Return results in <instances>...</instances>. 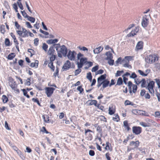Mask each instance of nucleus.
<instances>
[{
	"label": "nucleus",
	"mask_w": 160,
	"mask_h": 160,
	"mask_svg": "<svg viewBox=\"0 0 160 160\" xmlns=\"http://www.w3.org/2000/svg\"><path fill=\"white\" fill-rule=\"evenodd\" d=\"M56 46L55 48L57 52L58 56L59 58H62V54L64 57H66L68 52V49L64 45L60 46L59 43L53 45V46Z\"/></svg>",
	"instance_id": "1"
},
{
	"label": "nucleus",
	"mask_w": 160,
	"mask_h": 160,
	"mask_svg": "<svg viewBox=\"0 0 160 160\" xmlns=\"http://www.w3.org/2000/svg\"><path fill=\"white\" fill-rule=\"evenodd\" d=\"M157 57L155 55H150L146 57L145 60L146 62L148 63H152L155 62Z\"/></svg>",
	"instance_id": "2"
},
{
	"label": "nucleus",
	"mask_w": 160,
	"mask_h": 160,
	"mask_svg": "<svg viewBox=\"0 0 160 160\" xmlns=\"http://www.w3.org/2000/svg\"><path fill=\"white\" fill-rule=\"evenodd\" d=\"M76 54V52L74 51H71L69 50L66 56L69 60L71 61H74L75 59V56Z\"/></svg>",
	"instance_id": "3"
},
{
	"label": "nucleus",
	"mask_w": 160,
	"mask_h": 160,
	"mask_svg": "<svg viewBox=\"0 0 160 160\" xmlns=\"http://www.w3.org/2000/svg\"><path fill=\"white\" fill-rule=\"evenodd\" d=\"M154 82L152 81H150L148 84V86L146 88L148 89L149 92L152 94H153L154 92L153 87L154 85Z\"/></svg>",
	"instance_id": "4"
},
{
	"label": "nucleus",
	"mask_w": 160,
	"mask_h": 160,
	"mask_svg": "<svg viewBox=\"0 0 160 160\" xmlns=\"http://www.w3.org/2000/svg\"><path fill=\"white\" fill-rule=\"evenodd\" d=\"M149 22V19L147 18L146 15H145L143 17L142 19L141 25L143 28L146 27L147 26Z\"/></svg>",
	"instance_id": "5"
},
{
	"label": "nucleus",
	"mask_w": 160,
	"mask_h": 160,
	"mask_svg": "<svg viewBox=\"0 0 160 160\" xmlns=\"http://www.w3.org/2000/svg\"><path fill=\"white\" fill-rule=\"evenodd\" d=\"M46 93L48 97H50L52 94L53 93L55 88L51 87L46 88Z\"/></svg>",
	"instance_id": "6"
},
{
	"label": "nucleus",
	"mask_w": 160,
	"mask_h": 160,
	"mask_svg": "<svg viewBox=\"0 0 160 160\" xmlns=\"http://www.w3.org/2000/svg\"><path fill=\"white\" fill-rule=\"evenodd\" d=\"M133 133L136 135L140 134L142 131V128L140 127L134 126L132 128Z\"/></svg>",
	"instance_id": "7"
},
{
	"label": "nucleus",
	"mask_w": 160,
	"mask_h": 160,
	"mask_svg": "<svg viewBox=\"0 0 160 160\" xmlns=\"http://www.w3.org/2000/svg\"><path fill=\"white\" fill-rule=\"evenodd\" d=\"M106 55L107 56V59L108 60V63L110 65H112L113 64L114 61L111 59L112 54L110 52H107Z\"/></svg>",
	"instance_id": "8"
},
{
	"label": "nucleus",
	"mask_w": 160,
	"mask_h": 160,
	"mask_svg": "<svg viewBox=\"0 0 160 160\" xmlns=\"http://www.w3.org/2000/svg\"><path fill=\"white\" fill-rule=\"evenodd\" d=\"M71 67V63L69 60H67L66 62L64 64L62 69L63 71H66Z\"/></svg>",
	"instance_id": "9"
},
{
	"label": "nucleus",
	"mask_w": 160,
	"mask_h": 160,
	"mask_svg": "<svg viewBox=\"0 0 160 160\" xmlns=\"http://www.w3.org/2000/svg\"><path fill=\"white\" fill-rule=\"evenodd\" d=\"M139 29L138 28H136L134 30H132L130 33L127 35L128 37L133 36L136 34V33L138 31Z\"/></svg>",
	"instance_id": "10"
},
{
	"label": "nucleus",
	"mask_w": 160,
	"mask_h": 160,
	"mask_svg": "<svg viewBox=\"0 0 160 160\" xmlns=\"http://www.w3.org/2000/svg\"><path fill=\"white\" fill-rule=\"evenodd\" d=\"M133 57L132 56H126L124 58V59L122 60V62H129L130 61L133 60Z\"/></svg>",
	"instance_id": "11"
},
{
	"label": "nucleus",
	"mask_w": 160,
	"mask_h": 160,
	"mask_svg": "<svg viewBox=\"0 0 160 160\" xmlns=\"http://www.w3.org/2000/svg\"><path fill=\"white\" fill-rule=\"evenodd\" d=\"M139 142L138 141H137L136 142L132 141L130 143V145L131 146H134V149H135L138 147L139 145Z\"/></svg>",
	"instance_id": "12"
},
{
	"label": "nucleus",
	"mask_w": 160,
	"mask_h": 160,
	"mask_svg": "<svg viewBox=\"0 0 160 160\" xmlns=\"http://www.w3.org/2000/svg\"><path fill=\"white\" fill-rule=\"evenodd\" d=\"M109 81L108 80H105L103 81L102 85L103 89L104 88L107 87L109 85Z\"/></svg>",
	"instance_id": "13"
},
{
	"label": "nucleus",
	"mask_w": 160,
	"mask_h": 160,
	"mask_svg": "<svg viewBox=\"0 0 160 160\" xmlns=\"http://www.w3.org/2000/svg\"><path fill=\"white\" fill-rule=\"evenodd\" d=\"M143 42L142 41L139 42L136 46V48L138 50L142 49L143 48Z\"/></svg>",
	"instance_id": "14"
},
{
	"label": "nucleus",
	"mask_w": 160,
	"mask_h": 160,
	"mask_svg": "<svg viewBox=\"0 0 160 160\" xmlns=\"http://www.w3.org/2000/svg\"><path fill=\"white\" fill-rule=\"evenodd\" d=\"M103 49V48L101 47H99L98 48H96L93 50V52L94 54H98L101 52Z\"/></svg>",
	"instance_id": "15"
},
{
	"label": "nucleus",
	"mask_w": 160,
	"mask_h": 160,
	"mask_svg": "<svg viewBox=\"0 0 160 160\" xmlns=\"http://www.w3.org/2000/svg\"><path fill=\"white\" fill-rule=\"evenodd\" d=\"M55 52V50L53 46L51 47L48 51V55H51L53 54L54 52Z\"/></svg>",
	"instance_id": "16"
},
{
	"label": "nucleus",
	"mask_w": 160,
	"mask_h": 160,
	"mask_svg": "<svg viewBox=\"0 0 160 160\" xmlns=\"http://www.w3.org/2000/svg\"><path fill=\"white\" fill-rule=\"evenodd\" d=\"M58 41V39H50L47 41V42L48 44H54Z\"/></svg>",
	"instance_id": "17"
},
{
	"label": "nucleus",
	"mask_w": 160,
	"mask_h": 160,
	"mask_svg": "<svg viewBox=\"0 0 160 160\" xmlns=\"http://www.w3.org/2000/svg\"><path fill=\"white\" fill-rule=\"evenodd\" d=\"M123 82L122 78L121 77H119L117 80V83L115 86H120L122 85Z\"/></svg>",
	"instance_id": "18"
},
{
	"label": "nucleus",
	"mask_w": 160,
	"mask_h": 160,
	"mask_svg": "<svg viewBox=\"0 0 160 160\" xmlns=\"http://www.w3.org/2000/svg\"><path fill=\"white\" fill-rule=\"evenodd\" d=\"M10 35L11 37L13 38L14 40V42L16 44L18 45L19 43L18 41L17 40V39L16 37L13 34V33L12 32H11L10 33Z\"/></svg>",
	"instance_id": "19"
},
{
	"label": "nucleus",
	"mask_w": 160,
	"mask_h": 160,
	"mask_svg": "<svg viewBox=\"0 0 160 160\" xmlns=\"http://www.w3.org/2000/svg\"><path fill=\"white\" fill-rule=\"evenodd\" d=\"M88 102H90L88 104V105H94L95 106H97V101L96 100H88Z\"/></svg>",
	"instance_id": "20"
},
{
	"label": "nucleus",
	"mask_w": 160,
	"mask_h": 160,
	"mask_svg": "<svg viewBox=\"0 0 160 160\" xmlns=\"http://www.w3.org/2000/svg\"><path fill=\"white\" fill-rule=\"evenodd\" d=\"M38 61L37 60H36L35 62L31 63L30 65V66L31 67H35L36 68H37L38 67Z\"/></svg>",
	"instance_id": "21"
},
{
	"label": "nucleus",
	"mask_w": 160,
	"mask_h": 160,
	"mask_svg": "<svg viewBox=\"0 0 160 160\" xmlns=\"http://www.w3.org/2000/svg\"><path fill=\"white\" fill-rule=\"evenodd\" d=\"M106 74H104L102 75H101L99 77L98 79H99L102 81H103L106 80Z\"/></svg>",
	"instance_id": "22"
},
{
	"label": "nucleus",
	"mask_w": 160,
	"mask_h": 160,
	"mask_svg": "<svg viewBox=\"0 0 160 160\" xmlns=\"http://www.w3.org/2000/svg\"><path fill=\"white\" fill-rule=\"evenodd\" d=\"M123 123L125 128H126L128 131L130 130V128L129 127L128 122L127 121H125L123 122Z\"/></svg>",
	"instance_id": "23"
},
{
	"label": "nucleus",
	"mask_w": 160,
	"mask_h": 160,
	"mask_svg": "<svg viewBox=\"0 0 160 160\" xmlns=\"http://www.w3.org/2000/svg\"><path fill=\"white\" fill-rule=\"evenodd\" d=\"M86 78L91 82L92 80V76L91 72H89L87 74Z\"/></svg>",
	"instance_id": "24"
},
{
	"label": "nucleus",
	"mask_w": 160,
	"mask_h": 160,
	"mask_svg": "<svg viewBox=\"0 0 160 160\" xmlns=\"http://www.w3.org/2000/svg\"><path fill=\"white\" fill-rule=\"evenodd\" d=\"M141 87L142 88L146 87L147 85L146 83V81L145 79H142L141 80Z\"/></svg>",
	"instance_id": "25"
},
{
	"label": "nucleus",
	"mask_w": 160,
	"mask_h": 160,
	"mask_svg": "<svg viewBox=\"0 0 160 160\" xmlns=\"http://www.w3.org/2000/svg\"><path fill=\"white\" fill-rule=\"evenodd\" d=\"M48 66L53 71H54L55 67L53 66V63L52 62L49 63Z\"/></svg>",
	"instance_id": "26"
},
{
	"label": "nucleus",
	"mask_w": 160,
	"mask_h": 160,
	"mask_svg": "<svg viewBox=\"0 0 160 160\" xmlns=\"http://www.w3.org/2000/svg\"><path fill=\"white\" fill-rule=\"evenodd\" d=\"M108 110V113L110 115H112L115 112V110L113 108V107H109Z\"/></svg>",
	"instance_id": "27"
},
{
	"label": "nucleus",
	"mask_w": 160,
	"mask_h": 160,
	"mask_svg": "<svg viewBox=\"0 0 160 160\" xmlns=\"http://www.w3.org/2000/svg\"><path fill=\"white\" fill-rule=\"evenodd\" d=\"M15 56V53H12L9 54L8 57V58L9 60H12V59Z\"/></svg>",
	"instance_id": "28"
},
{
	"label": "nucleus",
	"mask_w": 160,
	"mask_h": 160,
	"mask_svg": "<svg viewBox=\"0 0 160 160\" xmlns=\"http://www.w3.org/2000/svg\"><path fill=\"white\" fill-rule=\"evenodd\" d=\"M123 63H124V64L123 65V66L124 67H127L129 68H131V66L130 65H129V62H121L120 64H122Z\"/></svg>",
	"instance_id": "29"
},
{
	"label": "nucleus",
	"mask_w": 160,
	"mask_h": 160,
	"mask_svg": "<svg viewBox=\"0 0 160 160\" xmlns=\"http://www.w3.org/2000/svg\"><path fill=\"white\" fill-rule=\"evenodd\" d=\"M114 115L115 117L112 118V120L117 122H118L120 120L119 116L117 114H115Z\"/></svg>",
	"instance_id": "30"
},
{
	"label": "nucleus",
	"mask_w": 160,
	"mask_h": 160,
	"mask_svg": "<svg viewBox=\"0 0 160 160\" xmlns=\"http://www.w3.org/2000/svg\"><path fill=\"white\" fill-rule=\"evenodd\" d=\"M5 44L6 46H10V42L8 38H6L5 39Z\"/></svg>",
	"instance_id": "31"
},
{
	"label": "nucleus",
	"mask_w": 160,
	"mask_h": 160,
	"mask_svg": "<svg viewBox=\"0 0 160 160\" xmlns=\"http://www.w3.org/2000/svg\"><path fill=\"white\" fill-rule=\"evenodd\" d=\"M87 60V59L86 58H81L80 59V62L83 64L86 62Z\"/></svg>",
	"instance_id": "32"
},
{
	"label": "nucleus",
	"mask_w": 160,
	"mask_h": 160,
	"mask_svg": "<svg viewBox=\"0 0 160 160\" xmlns=\"http://www.w3.org/2000/svg\"><path fill=\"white\" fill-rule=\"evenodd\" d=\"M2 99L4 103L7 102L8 101V98L5 95H3L2 96Z\"/></svg>",
	"instance_id": "33"
},
{
	"label": "nucleus",
	"mask_w": 160,
	"mask_h": 160,
	"mask_svg": "<svg viewBox=\"0 0 160 160\" xmlns=\"http://www.w3.org/2000/svg\"><path fill=\"white\" fill-rule=\"evenodd\" d=\"M103 83V81H102L99 79H97V87L98 88H99L100 87L101 85Z\"/></svg>",
	"instance_id": "34"
},
{
	"label": "nucleus",
	"mask_w": 160,
	"mask_h": 160,
	"mask_svg": "<svg viewBox=\"0 0 160 160\" xmlns=\"http://www.w3.org/2000/svg\"><path fill=\"white\" fill-rule=\"evenodd\" d=\"M155 68H156L157 71L160 70V63H155L154 64Z\"/></svg>",
	"instance_id": "35"
},
{
	"label": "nucleus",
	"mask_w": 160,
	"mask_h": 160,
	"mask_svg": "<svg viewBox=\"0 0 160 160\" xmlns=\"http://www.w3.org/2000/svg\"><path fill=\"white\" fill-rule=\"evenodd\" d=\"M48 46L45 43H43L42 45V48L45 52L47 50Z\"/></svg>",
	"instance_id": "36"
},
{
	"label": "nucleus",
	"mask_w": 160,
	"mask_h": 160,
	"mask_svg": "<svg viewBox=\"0 0 160 160\" xmlns=\"http://www.w3.org/2000/svg\"><path fill=\"white\" fill-rule=\"evenodd\" d=\"M132 91L134 93H136L137 89V86L136 85L133 84L132 85Z\"/></svg>",
	"instance_id": "37"
},
{
	"label": "nucleus",
	"mask_w": 160,
	"mask_h": 160,
	"mask_svg": "<svg viewBox=\"0 0 160 160\" xmlns=\"http://www.w3.org/2000/svg\"><path fill=\"white\" fill-rule=\"evenodd\" d=\"M123 72V71H118L117 72V73L115 74V77H117L118 76H120L122 73Z\"/></svg>",
	"instance_id": "38"
},
{
	"label": "nucleus",
	"mask_w": 160,
	"mask_h": 160,
	"mask_svg": "<svg viewBox=\"0 0 160 160\" xmlns=\"http://www.w3.org/2000/svg\"><path fill=\"white\" fill-rule=\"evenodd\" d=\"M78 48L79 49V50H82L83 51H86L87 52L88 51V49L85 47H81L80 46H78Z\"/></svg>",
	"instance_id": "39"
},
{
	"label": "nucleus",
	"mask_w": 160,
	"mask_h": 160,
	"mask_svg": "<svg viewBox=\"0 0 160 160\" xmlns=\"http://www.w3.org/2000/svg\"><path fill=\"white\" fill-rule=\"evenodd\" d=\"M32 100L34 102L36 103L39 106H41L39 101L38 98H32Z\"/></svg>",
	"instance_id": "40"
},
{
	"label": "nucleus",
	"mask_w": 160,
	"mask_h": 160,
	"mask_svg": "<svg viewBox=\"0 0 160 160\" xmlns=\"http://www.w3.org/2000/svg\"><path fill=\"white\" fill-rule=\"evenodd\" d=\"M138 72L139 74L142 76H146L147 74H145V73L142 71L140 70H138Z\"/></svg>",
	"instance_id": "41"
},
{
	"label": "nucleus",
	"mask_w": 160,
	"mask_h": 160,
	"mask_svg": "<svg viewBox=\"0 0 160 160\" xmlns=\"http://www.w3.org/2000/svg\"><path fill=\"white\" fill-rule=\"evenodd\" d=\"M10 86L12 89H13L16 88L17 87V85L15 84V82H12V84H10Z\"/></svg>",
	"instance_id": "42"
},
{
	"label": "nucleus",
	"mask_w": 160,
	"mask_h": 160,
	"mask_svg": "<svg viewBox=\"0 0 160 160\" xmlns=\"http://www.w3.org/2000/svg\"><path fill=\"white\" fill-rule=\"evenodd\" d=\"M28 20L31 22H32L33 23L35 21V18L33 17L28 16Z\"/></svg>",
	"instance_id": "43"
},
{
	"label": "nucleus",
	"mask_w": 160,
	"mask_h": 160,
	"mask_svg": "<svg viewBox=\"0 0 160 160\" xmlns=\"http://www.w3.org/2000/svg\"><path fill=\"white\" fill-rule=\"evenodd\" d=\"M30 81V78H28L26 81V82L25 83V85L30 86L31 84Z\"/></svg>",
	"instance_id": "44"
},
{
	"label": "nucleus",
	"mask_w": 160,
	"mask_h": 160,
	"mask_svg": "<svg viewBox=\"0 0 160 160\" xmlns=\"http://www.w3.org/2000/svg\"><path fill=\"white\" fill-rule=\"evenodd\" d=\"M140 124L141 126H142L144 127H149V125H148V124H147V123L144 122H140Z\"/></svg>",
	"instance_id": "45"
},
{
	"label": "nucleus",
	"mask_w": 160,
	"mask_h": 160,
	"mask_svg": "<svg viewBox=\"0 0 160 160\" xmlns=\"http://www.w3.org/2000/svg\"><path fill=\"white\" fill-rule=\"evenodd\" d=\"M51 55L52 56H51L50 58V61L51 62H52L55 60L56 58V56L53 54Z\"/></svg>",
	"instance_id": "46"
},
{
	"label": "nucleus",
	"mask_w": 160,
	"mask_h": 160,
	"mask_svg": "<svg viewBox=\"0 0 160 160\" xmlns=\"http://www.w3.org/2000/svg\"><path fill=\"white\" fill-rule=\"evenodd\" d=\"M81 72V69H80V68H78L77 70H76L75 71V72H74V73H75V76H77V75L78 74H79Z\"/></svg>",
	"instance_id": "47"
},
{
	"label": "nucleus",
	"mask_w": 160,
	"mask_h": 160,
	"mask_svg": "<svg viewBox=\"0 0 160 160\" xmlns=\"http://www.w3.org/2000/svg\"><path fill=\"white\" fill-rule=\"evenodd\" d=\"M137 76L134 72H133L132 74L130 76V78L133 79H135L137 77Z\"/></svg>",
	"instance_id": "48"
},
{
	"label": "nucleus",
	"mask_w": 160,
	"mask_h": 160,
	"mask_svg": "<svg viewBox=\"0 0 160 160\" xmlns=\"http://www.w3.org/2000/svg\"><path fill=\"white\" fill-rule=\"evenodd\" d=\"M98 66H96L93 67L92 69V72H96L98 69Z\"/></svg>",
	"instance_id": "49"
},
{
	"label": "nucleus",
	"mask_w": 160,
	"mask_h": 160,
	"mask_svg": "<svg viewBox=\"0 0 160 160\" xmlns=\"http://www.w3.org/2000/svg\"><path fill=\"white\" fill-rule=\"evenodd\" d=\"M141 80L140 81L138 78H136L134 79V82L137 85H138L141 82Z\"/></svg>",
	"instance_id": "50"
},
{
	"label": "nucleus",
	"mask_w": 160,
	"mask_h": 160,
	"mask_svg": "<svg viewBox=\"0 0 160 160\" xmlns=\"http://www.w3.org/2000/svg\"><path fill=\"white\" fill-rule=\"evenodd\" d=\"M97 131L99 133H102V129H101V127L100 126H98L97 127Z\"/></svg>",
	"instance_id": "51"
},
{
	"label": "nucleus",
	"mask_w": 160,
	"mask_h": 160,
	"mask_svg": "<svg viewBox=\"0 0 160 160\" xmlns=\"http://www.w3.org/2000/svg\"><path fill=\"white\" fill-rule=\"evenodd\" d=\"M17 3L20 8L22 10H23V7L21 2H17Z\"/></svg>",
	"instance_id": "52"
},
{
	"label": "nucleus",
	"mask_w": 160,
	"mask_h": 160,
	"mask_svg": "<svg viewBox=\"0 0 160 160\" xmlns=\"http://www.w3.org/2000/svg\"><path fill=\"white\" fill-rule=\"evenodd\" d=\"M15 26L16 27L17 29H20L21 26L18 24L17 22H15Z\"/></svg>",
	"instance_id": "53"
},
{
	"label": "nucleus",
	"mask_w": 160,
	"mask_h": 160,
	"mask_svg": "<svg viewBox=\"0 0 160 160\" xmlns=\"http://www.w3.org/2000/svg\"><path fill=\"white\" fill-rule=\"evenodd\" d=\"M21 12L23 16L25 18H28V16L27 14L25 12V11H21Z\"/></svg>",
	"instance_id": "54"
},
{
	"label": "nucleus",
	"mask_w": 160,
	"mask_h": 160,
	"mask_svg": "<svg viewBox=\"0 0 160 160\" xmlns=\"http://www.w3.org/2000/svg\"><path fill=\"white\" fill-rule=\"evenodd\" d=\"M146 91L145 90L142 89L141 91V92L140 93V95L141 96H144L145 95Z\"/></svg>",
	"instance_id": "55"
},
{
	"label": "nucleus",
	"mask_w": 160,
	"mask_h": 160,
	"mask_svg": "<svg viewBox=\"0 0 160 160\" xmlns=\"http://www.w3.org/2000/svg\"><path fill=\"white\" fill-rule=\"evenodd\" d=\"M145 94V95L144 96L145 98L147 99H149L150 98V96L148 93L146 92Z\"/></svg>",
	"instance_id": "56"
},
{
	"label": "nucleus",
	"mask_w": 160,
	"mask_h": 160,
	"mask_svg": "<svg viewBox=\"0 0 160 160\" xmlns=\"http://www.w3.org/2000/svg\"><path fill=\"white\" fill-rule=\"evenodd\" d=\"M77 89L80 92V93L83 91V89L82 88L81 86H78L77 88Z\"/></svg>",
	"instance_id": "57"
},
{
	"label": "nucleus",
	"mask_w": 160,
	"mask_h": 160,
	"mask_svg": "<svg viewBox=\"0 0 160 160\" xmlns=\"http://www.w3.org/2000/svg\"><path fill=\"white\" fill-rule=\"evenodd\" d=\"M56 71V72L53 73V76L55 77H56V76H58V75L59 69L57 67Z\"/></svg>",
	"instance_id": "58"
},
{
	"label": "nucleus",
	"mask_w": 160,
	"mask_h": 160,
	"mask_svg": "<svg viewBox=\"0 0 160 160\" xmlns=\"http://www.w3.org/2000/svg\"><path fill=\"white\" fill-rule=\"evenodd\" d=\"M89 154L90 156H93L95 155L94 151L92 150H90L89 151Z\"/></svg>",
	"instance_id": "59"
},
{
	"label": "nucleus",
	"mask_w": 160,
	"mask_h": 160,
	"mask_svg": "<svg viewBox=\"0 0 160 160\" xmlns=\"http://www.w3.org/2000/svg\"><path fill=\"white\" fill-rule=\"evenodd\" d=\"M103 70L102 69H100L96 72L95 75L102 74L103 72Z\"/></svg>",
	"instance_id": "60"
},
{
	"label": "nucleus",
	"mask_w": 160,
	"mask_h": 160,
	"mask_svg": "<svg viewBox=\"0 0 160 160\" xmlns=\"http://www.w3.org/2000/svg\"><path fill=\"white\" fill-rule=\"evenodd\" d=\"M39 39L38 38H36L34 40V44L35 46H37L38 43Z\"/></svg>",
	"instance_id": "61"
},
{
	"label": "nucleus",
	"mask_w": 160,
	"mask_h": 160,
	"mask_svg": "<svg viewBox=\"0 0 160 160\" xmlns=\"http://www.w3.org/2000/svg\"><path fill=\"white\" fill-rule=\"evenodd\" d=\"M156 96L157 97L158 100V102L160 101V93H159L158 92H156Z\"/></svg>",
	"instance_id": "62"
},
{
	"label": "nucleus",
	"mask_w": 160,
	"mask_h": 160,
	"mask_svg": "<svg viewBox=\"0 0 160 160\" xmlns=\"http://www.w3.org/2000/svg\"><path fill=\"white\" fill-rule=\"evenodd\" d=\"M87 139L88 140L91 141L92 138V135L90 133H89L88 137H87Z\"/></svg>",
	"instance_id": "63"
},
{
	"label": "nucleus",
	"mask_w": 160,
	"mask_h": 160,
	"mask_svg": "<svg viewBox=\"0 0 160 160\" xmlns=\"http://www.w3.org/2000/svg\"><path fill=\"white\" fill-rule=\"evenodd\" d=\"M155 81L156 82V83H157V84L158 86V88H160V81L159 80L156 79Z\"/></svg>",
	"instance_id": "64"
}]
</instances>
